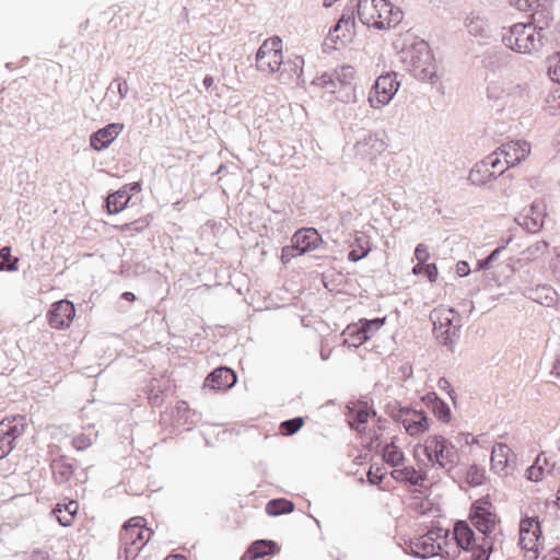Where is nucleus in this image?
<instances>
[{"label":"nucleus","mask_w":560,"mask_h":560,"mask_svg":"<svg viewBox=\"0 0 560 560\" xmlns=\"http://www.w3.org/2000/svg\"><path fill=\"white\" fill-rule=\"evenodd\" d=\"M392 477L400 482H407L410 486H419L424 480L422 474L413 467L396 468L392 471Z\"/></svg>","instance_id":"c756f323"},{"label":"nucleus","mask_w":560,"mask_h":560,"mask_svg":"<svg viewBox=\"0 0 560 560\" xmlns=\"http://www.w3.org/2000/svg\"><path fill=\"white\" fill-rule=\"evenodd\" d=\"M415 456L419 459L424 456L430 464L446 467L454 463L456 452L453 444L442 435H430L416 446Z\"/></svg>","instance_id":"7ed1b4c3"},{"label":"nucleus","mask_w":560,"mask_h":560,"mask_svg":"<svg viewBox=\"0 0 560 560\" xmlns=\"http://www.w3.org/2000/svg\"><path fill=\"white\" fill-rule=\"evenodd\" d=\"M291 243L299 250L298 254H305L318 248L323 243V238L316 229L302 228L293 234Z\"/></svg>","instance_id":"dca6fc26"},{"label":"nucleus","mask_w":560,"mask_h":560,"mask_svg":"<svg viewBox=\"0 0 560 560\" xmlns=\"http://www.w3.org/2000/svg\"><path fill=\"white\" fill-rule=\"evenodd\" d=\"M423 273L430 282H435L439 277V270L435 264H427Z\"/></svg>","instance_id":"3c124183"},{"label":"nucleus","mask_w":560,"mask_h":560,"mask_svg":"<svg viewBox=\"0 0 560 560\" xmlns=\"http://www.w3.org/2000/svg\"><path fill=\"white\" fill-rule=\"evenodd\" d=\"M383 458L390 466H398L404 462L405 456L395 443H389L383 448Z\"/></svg>","instance_id":"f704fd0d"},{"label":"nucleus","mask_w":560,"mask_h":560,"mask_svg":"<svg viewBox=\"0 0 560 560\" xmlns=\"http://www.w3.org/2000/svg\"><path fill=\"white\" fill-rule=\"evenodd\" d=\"M338 0H323V4L325 8L332 7Z\"/></svg>","instance_id":"e2e57ef3"},{"label":"nucleus","mask_w":560,"mask_h":560,"mask_svg":"<svg viewBox=\"0 0 560 560\" xmlns=\"http://www.w3.org/2000/svg\"><path fill=\"white\" fill-rule=\"evenodd\" d=\"M399 82L395 72L380 75L369 93V104L373 108H382L387 105L399 89Z\"/></svg>","instance_id":"6e6552de"},{"label":"nucleus","mask_w":560,"mask_h":560,"mask_svg":"<svg viewBox=\"0 0 560 560\" xmlns=\"http://www.w3.org/2000/svg\"><path fill=\"white\" fill-rule=\"evenodd\" d=\"M4 269V262L0 261V271Z\"/></svg>","instance_id":"69168bd1"},{"label":"nucleus","mask_w":560,"mask_h":560,"mask_svg":"<svg viewBox=\"0 0 560 560\" xmlns=\"http://www.w3.org/2000/svg\"><path fill=\"white\" fill-rule=\"evenodd\" d=\"M486 163L488 164L489 168L491 170L492 174H494L495 177H499L502 175L510 166L506 164L505 160L503 159V154L498 149L493 153L489 154L483 159Z\"/></svg>","instance_id":"2f4dec72"},{"label":"nucleus","mask_w":560,"mask_h":560,"mask_svg":"<svg viewBox=\"0 0 560 560\" xmlns=\"http://www.w3.org/2000/svg\"><path fill=\"white\" fill-rule=\"evenodd\" d=\"M375 412L368 405H354L349 409V423L357 431L362 432L364 424L369 421L370 417Z\"/></svg>","instance_id":"393cba45"},{"label":"nucleus","mask_w":560,"mask_h":560,"mask_svg":"<svg viewBox=\"0 0 560 560\" xmlns=\"http://www.w3.org/2000/svg\"><path fill=\"white\" fill-rule=\"evenodd\" d=\"M358 16L360 21L377 30L397 26L402 20V11L388 0H359Z\"/></svg>","instance_id":"f257e3e1"},{"label":"nucleus","mask_w":560,"mask_h":560,"mask_svg":"<svg viewBox=\"0 0 560 560\" xmlns=\"http://www.w3.org/2000/svg\"><path fill=\"white\" fill-rule=\"evenodd\" d=\"M357 35L355 19L351 10L345 11L329 30L324 45L328 49H341L353 42Z\"/></svg>","instance_id":"423d86ee"},{"label":"nucleus","mask_w":560,"mask_h":560,"mask_svg":"<svg viewBox=\"0 0 560 560\" xmlns=\"http://www.w3.org/2000/svg\"><path fill=\"white\" fill-rule=\"evenodd\" d=\"M548 74L552 81L560 83V52L549 58Z\"/></svg>","instance_id":"a19ab883"},{"label":"nucleus","mask_w":560,"mask_h":560,"mask_svg":"<svg viewBox=\"0 0 560 560\" xmlns=\"http://www.w3.org/2000/svg\"><path fill=\"white\" fill-rule=\"evenodd\" d=\"M79 510V503L77 501H70L66 504L58 503L52 510V514L57 517L61 526H70Z\"/></svg>","instance_id":"bb28decb"},{"label":"nucleus","mask_w":560,"mask_h":560,"mask_svg":"<svg viewBox=\"0 0 560 560\" xmlns=\"http://www.w3.org/2000/svg\"><path fill=\"white\" fill-rule=\"evenodd\" d=\"M386 141L376 133H371L354 145L357 158L374 163L387 150Z\"/></svg>","instance_id":"f8f14e48"},{"label":"nucleus","mask_w":560,"mask_h":560,"mask_svg":"<svg viewBox=\"0 0 560 560\" xmlns=\"http://www.w3.org/2000/svg\"><path fill=\"white\" fill-rule=\"evenodd\" d=\"M399 420L407 433L411 436L422 434L430 429V420L423 411L401 409Z\"/></svg>","instance_id":"4468645a"},{"label":"nucleus","mask_w":560,"mask_h":560,"mask_svg":"<svg viewBox=\"0 0 560 560\" xmlns=\"http://www.w3.org/2000/svg\"><path fill=\"white\" fill-rule=\"evenodd\" d=\"M526 476L532 481H539L542 479L544 470L541 467L537 465H532L526 470Z\"/></svg>","instance_id":"09e8293b"},{"label":"nucleus","mask_w":560,"mask_h":560,"mask_svg":"<svg viewBox=\"0 0 560 560\" xmlns=\"http://www.w3.org/2000/svg\"><path fill=\"white\" fill-rule=\"evenodd\" d=\"M470 268L467 261L460 260L456 264V273L459 277H465L469 275Z\"/></svg>","instance_id":"603ef678"},{"label":"nucleus","mask_w":560,"mask_h":560,"mask_svg":"<svg viewBox=\"0 0 560 560\" xmlns=\"http://www.w3.org/2000/svg\"><path fill=\"white\" fill-rule=\"evenodd\" d=\"M75 317V307L69 300H60L51 304L47 313V322L52 329L70 328Z\"/></svg>","instance_id":"9b49d317"},{"label":"nucleus","mask_w":560,"mask_h":560,"mask_svg":"<svg viewBox=\"0 0 560 560\" xmlns=\"http://www.w3.org/2000/svg\"><path fill=\"white\" fill-rule=\"evenodd\" d=\"M122 124H109L91 136V147L97 151L107 148L122 131Z\"/></svg>","instance_id":"aec40b11"},{"label":"nucleus","mask_w":560,"mask_h":560,"mask_svg":"<svg viewBox=\"0 0 560 560\" xmlns=\"http://www.w3.org/2000/svg\"><path fill=\"white\" fill-rule=\"evenodd\" d=\"M499 253V248L494 249L483 261L479 262V267L482 269L488 268V266L497 258Z\"/></svg>","instance_id":"864d4df0"},{"label":"nucleus","mask_w":560,"mask_h":560,"mask_svg":"<svg viewBox=\"0 0 560 560\" xmlns=\"http://www.w3.org/2000/svg\"><path fill=\"white\" fill-rule=\"evenodd\" d=\"M542 291H546V298H549V294L553 295L555 294V291H552L550 288H541ZM550 301L552 302L553 301V298L550 296Z\"/></svg>","instance_id":"680f3d73"},{"label":"nucleus","mask_w":560,"mask_h":560,"mask_svg":"<svg viewBox=\"0 0 560 560\" xmlns=\"http://www.w3.org/2000/svg\"><path fill=\"white\" fill-rule=\"evenodd\" d=\"M276 549V544L271 540H257L250 545L248 550L243 556L242 560H255L268 555H272Z\"/></svg>","instance_id":"cd10ccee"},{"label":"nucleus","mask_w":560,"mask_h":560,"mask_svg":"<svg viewBox=\"0 0 560 560\" xmlns=\"http://www.w3.org/2000/svg\"><path fill=\"white\" fill-rule=\"evenodd\" d=\"M304 424V419L302 417H296L290 420L283 421L279 427V432L281 435L289 436L296 433Z\"/></svg>","instance_id":"c9c22d12"},{"label":"nucleus","mask_w":560,"mask_h":560,"mask_svg":"<svg viewBox=\"0 0 560 560\" xmlns=\"http://www.w3.org/2000/svg\"><path fill=\"white\" fill-rule=\"evenodd\" d=\"M73 446L77 447L78 450H82L84 447L88 446V443L85 441V436L84 435H78L73 439Z\"/></svg>","instance_id":"6e6d98bb"},{"label":"nucleus","mask_w":560,"mask_h":560,"mask_svg":"<svg viewBox=\"0 0 560 560\" xmlns=\"http://www.w3.org/2000/svg\"><path fill=\"white\" fill-rule=\"evenodd\" d=\"M51 469L54 476L56 478H60L61 480H67L73 474L72 466L62 460H54L51 464Z\"/></svg>","instance_id":"4c0bfd02"},{"label":"nucleus","mask_w":560,"mask_h":560,"mask_svg":"<svg viewBox=\"0 0 560 560\" xmlns=\"http://www.w3.org/2000/svg\"><path fill=\"white\" fill-rule=\"evenodd\" d=\"M385 477V471L382 467H371L368 472L369 481L372 485H380Z\"/></svg>","instance_id":"a18cd8bd"},{"label":"nucleus","mask_w":560,"mask_h":560,"mask_svg":"<svg viewBox=\"0 0 560 560\" xmlns=\"http://www.w3.org/2000/svg\"><path fill=\"white\" fill-rule=\"evenodd\" d=\"M441 549V544L438 541V534L434 532H429L411 542L412 552L420 558L438 556Z\"/></svg>","instance_id":"6ab92c4d"},{"label":"nucleus","mask_w":560,"mask_h":560,"mask_svg":"<svg viewBox=\"0 0 560 560\" xmlns=\"http://www.w3.org/2000/svg\"><path fill=\"white\" fill-rule=\"evenodd\" d=\"M13 443L5 434L0 433V459L4 458L12 451Z\"/></svg>","instance_id":"de8ad7c7"},{"label":"nucleus","mask_w":560,"mask_h":560,"mask_svg":"<svg viewBox=\"0 0 560 560\" xmlns=\"http://www.w3.org/2000/svg\"><path fill=\"white\" fill-rule=\"evenodd\" d=\"M283 63V43L278 36L262 42L256 52V69L265 74H273Z\"/></svg>","instance_id":"39448f33"},{"label":"nucleus","mask_w":560,"mask_h":560,"mask_svg":"<svg viewBox=\"0 0 560 560\" xmlns=\"http://www.w3.org/2000/svg\"><path fill=\"white\" fill-rule=\"evenodd\" d=\"M386 322V317L383 318H375V319H360L359 324L362 325V328L366 330V335H369V338L372 334L377 331Z\"/></svg>","instance_id":"ea45409f"},{"label":"nucleus","mask_w":560,"mask_h":560,"mask_svg":"<svg viewBox=\"0 0 560 560\" xmlns=\"http://www.w3.org/2000/svg\"><path fill=\"white\" fill-rule=\"evenodd\" d=\"M27 427L25 416L8 417L0 421V433L5 434L12 442L21 436Z\"/></svg>","instance_id":"412c9836"},{"label":"nucleus","mask_w":560,"mask_h":560,"mask_svg":"<svg viewBox=\"0 0 560 560\" xmlns=\"http://www.w3.org/2000/svg\"><path fill=\"white\" fill-rule=\"evenodd\" d=\"M152 536V530L147 527V521L142 516H133L128 520L120 532V540L125 546L126 559H133L147 545Z\"/></svg>","instance_id":"20e7f679"},{"label":"nucleus","mask_w":560,"mask_h":560,"mask_svg":"<svg viewBox=\"0 0 560 560\" xmlns=\"http://www.w3.org/2000/svg\"><path fill=\"white\" fill-rule=\"evenodd\" d=\"M342 335L345 337L343 342L349 347L354 348L363 345L369 339L366 330L362 328V325H360L359 322L357 324L349 325Z\"/></svg>","instance_id":"c85d7f7f"},{"label":"nucleus","mask_w":560,"mask_h":560,"mask_svg":"<svg viewBox=\"0 0 560 560\" xmlns=\"http://www.w3.org/2000/svg\"><path fill=\"white\" fill-rule=\"evenodd\" d=\"M336 75L342 84H350L355 78V69L352 66L343 65L336 70Z\"/></svg>","instance_id":"58836bf2"},{"label":"nucleus","mask_w":560,"mask_h":560,"mask_svg":"<svg viewBox=\"0 0 560 560\" xmlns=\"http://www.w3.org/2000/svg\"><path fill=\"white\" fill-rule=\"evenodd\" d=\"M0 258L4 264H7L8 270L12 271L16 269L19 259L16 257H12L11 248L9 246L2 247L0 249Z\"/></svg>","instance_id":"79ce46f5"},{"label":"nucleus","mask_w":560,"mask_h":560,"mask_svg":"<svg viewBox=\"0 0 560 560\" xmlns=\"http://www.w3.org/2000/svg\"><path fill=\"white\" fill-rule=\"evenodd\" d=\"M469 517L474 526L487 536L494 530L498 523L497 515L492 512V504L488 495L474 502Z\"/></svg>","instance_id":"1a4fd4ad"},{"label":"nucleus","mask_w":560,"mask_h":560,"mask_svg":"<svg viewBox=\"0 0 560 560\" xmlns=\"http://www.w3.org/2000/svg\"><path fill=\"white\" fill-rule=\"evenodd\" d=\"M438 386L441 390H445L450 394V396L452 397V389H451V383L445 378V377H441L438 382Z\"/></svg>","instance_id":"5fc2aeb1"},{"label":"nucleus","mask_w":560,"mask_h":560,"mask_svg":"<svg viewBox=\"0 0 560 560\" xmlns=\"http://www.w3.org/2000/svg\"><path fill=\"white\" fill-rule=\"evenodd\" d=\"M213 84V78L210 77V75H207L205 79H203V85L209 89L211 85Z\"/></svg>","instance_id":"052dcab7"},{"label":"nucleus","mask_w":560,"mask_h":560,"mask_svg":"<svg viewBox=\"0 0 560 560\" xmlns=\"http://www.w3.org/2000/svg\"><path fill=\"white\" fill-rule=\"evenodd\" d=\"M350 252L348 254V259L350 261L357 262L360 259L366 257L372 249L371 240L364 233H359L355 235L354 241L350 245Z\"/></svg>","instance_id":"5701e85b"},{"label":"nucleus","mask_w":560,"mask_h":560,"mask_svg":"<svg viewBox=\"0 0 560 560\" xmlns=\"http://www.w3.org/2000/svg\"><path fill=\"white\" fill-rule=\"evenodd\" d=\"M453 535L458 547L464 550L472 549L475 534L467 522L458 521L453 528Z\"/></svg>","instance_id":"4be33fe9"},{"label":"nucleus","mask_w":560,"mask_h":560,"mask_svg":"<svg viewBox=\"0 0 560 560\" xmlns=\"http://www.w3.org/2000/svg\"><path fill=\"white\" fill-rule=\"evenodd\" d=\"M410 67L413 74L421 79L431 77L434 71L431 51L427 47L413 49L410 56Z\"/></svg>","instance_id":"2eb2a0df"},{"label":"nucleus","mask_w":560,"mask_h":560,"mask_svg":"<svg viewBox=\"0 0 560 560\" xmlns=\"http://www.w3.org/2000/svg\"><path fill=\"white\" fill-rule=\"evenodd\" d=\"M166 560H186V559L184 556L175 555V556L168 557Z\"/></svg>","instance_id":"0e129e2a"},{"label":"nucleus","mask_w":560,"mask_h":560,"mask_svg":"<svg viewBox=\"0 0 560 560\" xmlns=\"http://www.w3.org/2000/svg\"><path fill=\"white\" fill-rule=\"evenodd\" d=\"M150 223V215H145L130 223L115 225L114 229L119 231L120 233H141L149 228Z\"/></svg>","instance_id":"72a5a7b5"},{"label":"nucleus","mask_w":560,"mask_h":560,"mask_svg":"<svg viewBox=\"0 0 560 560\" xmlns=\"http://www.w3.org/2000/svg\"><path fill=\"white\" fill-rule=\"evenodd\" d=\"M298 253H299V250L295 248L293 243L289 246H284L281 250V257H280L282 264L290 262L293 258H295L296 256L300 255Z\"/></svg>","instance_id":"49530a36"},{"label":"nucleus","mask_w":560,"mask_h":560,"mask_svg":"<svg viewBox=\"0 0 560 560\" xmlns=\"http://www.w3.org/2000/svg\"><path fill=\"white\" fill-rule=\"evenodd\" d=\"M490 549V546L485 544V541L477 548L472 546V549H470L472 551V560H489Z\"/></svg>","instance_id":"c03bdc74"},{"label":"nucleus","mask_w":560,"mask_h":560,"mask_svg":"<svg viewBox=\"0 0 560 560\" xmlns=\"http://www.w3.org/2000/svg\"><path fill=\"white\" fill-rule=\"evenodd\" d=\"M425 265H427L425 262L418 261V264L416 266H413V268H412L413 275H421V273H423Z\"/></svg>","instance_id":"4d7b16f0"},{"label":"nucleus","mask_w":560,"mask_h":560,"mask_svg":"<svg viewBox=\"0 0 560 560\" xmlns=\"http://www.w3.org/2000/svg\"><path fill=\"white\" fill-rule=\"evenodd\" d=\"M542 31L532 23H517L503 35V43L514 51L529 54L542 46Z\"/></svg>","instance_id":"f03ea898"},{"label":"nucleus","mask_w":560,"mask_h":560,"mask_svg":"<svg viewBox=\"0 0 560 560\" xmlns=\"http://www.w3.org/2000/svg\"><path fill=\"white\" fill-rule=\"evenodd\" d=\"M430 318L438 338L447 341L456 335L458 314L453 308L439 306L431 312Z\"/></svg>","instance_id":"9d476101"},{"label":"nucleus","mask_w":560,"mask_h":560,"mask_svg":"<svg viewBox=\"0 0 560 560\" xmlns=\"http://www.w3.org/2000/svg\"><path fill=\"white\" fill-rule=\"evenodd\" d=\"M515 467V455L504 443H497L491 452V469L499 475H509Z\"/></svg>","instance_id":"ddd939ff"},{"label":"nucleus","mask_w":560,"mask_h":560,"mask_svg":"<svg viewBox=\"0 0 560 560\" xmlns=\"http://www.w3.org/2000/svg\"><path fill=\"white\" fill-rule=\"evenodd\" d=\"M486 480L485 469L480 468L476 465H472L468 468L466 472V481L472 487L480 486Z\"/></svg>","instance_id":"e433bc0d"},{"label":"nucleus","mask_w":560,"mask_h":560,"mask_svg":"<svg viewBox=\"0 0 560 560\" xmlns=\"http://www.w3.org/2000/svg\"><path fill=\"white\" fill-rule=\"evenodd\" d=\"M236 383V374L233 370L221 366L211 372L203 382L205 388L226 390Z\"/></svg>","instance_id":"f3484780"},{"label":"nucleus","mask_w":560,"mask_h":560,"mask_svg":"<svg viewBox=\"0 0 560 560\" xmlns=\"http://www.w3.org/2000/svg\"><path fill=\"white\" fill-rule=\"evenodd\" d=\"M131 196L127 190V186H124L121 189L109 194L106 198V208L109 214H116L121 212L128 206Z\"/></svg>","instance_id":"a878e982"},{"label":"nucleus","mask_w":560,"mask_h":560,"mask_svg":"<svg viewBox=\"0 0 560 560\" xmlns=\"http://www.w3.org/2000/svg\"><path fill=\"white\" fill-rule=\"evenodd\" d=\"M548 560H560V547L555 550L551 555H549Z\"/></svg>","instance_id":"bf43d9fd"},{"label":"nucleus","mask_w":560,"mask_h":560,"mask_svg":"<svg viewBox=\"0 0 560 560\" xmlns=\"http://www.w3.org/2000/svg\"><path fill=\"white\" fill-rule=\"evenodd\" d=\"M415 257L418 261L425 262L430 257L428 247L424 244H418L415 249Z\"/></svg>","instance_id":"8fccbe9b"},{"label":"nucleus","mask_w":560,"mask_h":560,"mask_svg":"<svg viewBox=\"0 0 560 560\" xmlns=\"http://www.w3.org/2000/svg\"><path fill=\"white\" fill-rule=\"evenodd\" d=\"M122 299H125L129 302H133L136 300V296L132 292H125V293H122Z\"/></svg>","instance_id":"13d9d810"},{"label":"nucleus","mask_w":560,"mask_h":560,"mask_svg":"<svg viewBox=\"0 0 560 560\" xmlns=\"http://www.w3.org/2000/svg\"><path fill=\"white\" fill-rule=\"evenodd\" d=\"M294 510L293 502L287 499H275L267 503L266 512L268 515L278 516L281 514L291 513Z\"/></svg>","instance_id":"473e14b6"},{"label":"nucleus","mask_w":560,"mask_h":560,"mask_svg":"<svg viewBox=\"0 0 560 560\" xmlns=\"http://www.w3.org/2000/svg\"><path fill=\"white\" fill-rule=\"evenodd\" d=\"M546 102L552 113L560 114V86L548 95Z\"/></svg>","instance_id":"37998d69"},{"label":"nucleus","mask_w":560,"mask_h":560,"mask_svg":"<svg viewBox=\"0 0 560 560\" xmlns=\"http://www.w3.org/2000/svg\"><path fill=\"white\" fill-rule=\"evenodd\" d=\"M541 528L537 518L525 517L520 523V546L524 557L536 560L541 548Z\"/></svg>","instance_id":"0eeeda50"},{"label":"nucleus","mask_w":560,"mask_h":560,"mask_svg":"<svg viewBox=\"0 0 560 560\" xmlns=\"http://www.w3.org/2000/svg\"><path fill=\"white\" fill-rule=\"evenodd\" d=\"M499 149L510 167L518 165L526 160L530 153V144L526 141H510L502 144Z\"/></svg>","instance_id":"a211bd4d"},{"label":"nucleus","mask_w":560,"mask_h":560,"mask_svg":"<svg viewBox=\"0 0 560 560\" xmlns=\"http://www.w3.org/2000/svg\"><path fill=\"white\" fill-rule=\"evenodd\" d=\"M495 178L485 160L477 163L469 173V179L475 185H485Z\"/></svg>","instance_id":"7c9ffc66"},{"label":"nucleus","mask_w":560,"mask_h":560,"mask_svg":"<svg viewBox=\"0 0 560 560\" xmlns=\"http://www.w3.org/2000/svg\"><path fill=\"white\" fill-rule=\"evenodd\" d=\"M422 400L431 408L434 416L442 422L447 423L451 420V409L446 402L438 397L435 393H428Z\"/></svg>","instance_id":"b1692460"}]
</instances>
